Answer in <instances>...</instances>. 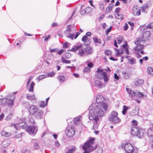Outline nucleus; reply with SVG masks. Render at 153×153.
Returning a JSON list of instances; mask_svg holds the SVG:
<instances>
[{
    "label": "nucleus",
    "mask_w": 153,
    "mask_h": 153,
    "mask_svg": "<svg viewBox=\"0 0 153 153\" xmlns=\"http://www.w3.org/2000/svg\"><path fill=\"white\" fill-rule=\"evenodd\" d=\"M96 76L98 79H103L105 82H108L109 79V78L107 76L106 73L104 72L102 70L100 69L99 68L97 69Z\"/></svg>",
    "instance_id": "obj_6"
},
{
    "label": "nucleus",
    "mask_w": 153,
    "mask_h": 153,
    "mask_svg": "<svg viewBox=\"0 0 153 153\" xmlns=\"http://www.w3.org/2000/svg\"><path fill=\"white\" fill-rule=\"evenodd\" d=\"M65 35L66 37L71 40H73L74 37V33H70L65 34Z\"/></svg>",
    "instance_id": "obj_29"
},
{
    "label": "nucleus",
    "mask_w": 153,
    "mask_h": 153,
    "mask_svg": "<svg viewBox=\"0 0 153 153\" xmlns=\"http://www.w3.org/2000/svg\"><path fill=\"white\" fill-rule=\"evenodd\" d=\"M35 85V83L33 82H32L30 85V88L28 90L29 92H33V87Z\"/></svg>",
    "instance_id": "obj_31"
},
{
    "label": "nucleus",
    "mask_w": 153,
    "mask_h": 153,
    "mask_svg": "<svg viewBox=\"0 0 153 153\" xmlns=\"http://www.w3.org/2000/svg\"><path fill=\"white\" fill-rule=\"evenodd\" d=\"M71 25H69L67 26V29L66 30H65V34L68 33H70V32L71 31Z\"/></svg>",
    "instance_id": "obj_36"
},
{
    "label": "nucleus",
    "mask_w": 153,
    "mask_h": 153,
    "mask_svg": "<svg viewBox=\"0 0 153 153\" xmlns=\"http://www.w3.org/2000/svg\"><path fill=\"white\" fill-rule=\"evenodd\" d=\"M124 148L126 152L128 153H132L134 149L132 145L128 143L125 144Z\"/></svg>",
    "instance_id": "obj_12"
},
{
    "label": "nucleus",
    "mask_w": 153,
    "mask_h": 153,
    "mask_svg": "<svg viewBox=\"0 0 153 153\" xmlns=\"http://www.w3.org/2000/svg\"><path fill=\"white\" fill-rule=\"evenodd\" d=\"M71 56V54L69 52L66 53L65 55V57L67 59H69L70 58Z\"/></svg>",
    "instance_id": "obj_47"
},
{
    "label": "nucleus",
    "mask_w": 153,
    "mask_h": 153,
    "mask_svg": "<svg viewBox=\"0 0 153 153\" xmlns=\"http://www.w3.org/2000/svg\"><path fill=\"white\" fill-rule=\"evenodd\" d=\"M58 79L59 81L60 82H63L65 81V77L62 76H59L58 77Z\"/></svg>",
    "instance_id": "obj_35"
},
{
    "label": "nucleus",
    "mask_w": 153,
    "mask_h": 153,
    "mask_svg": "<svg viewBox=\"0 0 153 153\" xmlns=\"http://www.w3.org/2000/svg\"><path fill=\"white\" fill-rule=\"evenodd\" d=\"M147 29H151L153 28V22L149 24L146 26Z\"/></svg>",
    "instance_id": "obj_45"
},
{
    "label": "nucleus",
    "mask_w": 153,
    "mask_h": 153,
    "mask_svg": "<svg viewBox=\"0 0 153 153\" xmlns=\"http://www.w3.org/2000/svg\"><path fill=\"white\" fill-rule=\"evenodd\" d=\"M122 75H123V77L125 79H128L130 77V74L126 72H123L122 73Z\"/></svg>",
    "instance_id": "obj_28"
},
{
    "label": "nucleus",
    "mask_w": 153,
    "mask_h": 153,
    "mask_svg": "<svg viewBox=\"0 0 153 153\" xmlns=\"http://www.w3.org/2000/svg\"><path fill=\"white\" fill-rule=\"evenodd\" d=\"M120 10V7L117 8L115 9V12L116 13H117V14H118Z\"/></svg>",
    "instance_id": "obj_61"
},
{
    "label": "nucleus",
    "mask_w": 153,
    "mask_h": 153,
    "mask_svg": "<svg viewBox=\"0 0 153 153\" xmlns=\"http://www.w3.org/2000/svg\"><path fill=\"white\" fill-rule=\"evenodd\" d=\"M123 39L122 37H120L118 38L117 42L118 44H119L121 43L123 41Z\"/></svg>",
    "instance_id": "obj_49"
},
{
    "label": "nucleus",
    "mask_w": 153,
    "mask_h": 153,
    "mask_svg": "<svg viewBox=\"0 0 153 153\" xmlns=\"http://www.w3.org/2000/svg\"><path fill=\"white\" fill-rule=\"evenodd\" d=\"M104 100L103 97L101 95H98L96 100L97 103H93L89 108L90 110L88 117L89 120L94 122V126L97 124L99 120V117H103L104 115V111L102 109L99 103H102Z\"/></svg>",
    "instance_id": "obj_1"
},
{
    "label": "nucleus",
    "mask_w": 153,
    "mask_h": 153,
    "mask_svg": "<svg viewBox=\"0 0 153 153\" xmlns=\"http://www.w3.org/2000/svg\"><path fill=\"white\" fill-rule=\"evenodd\" d=\"M10 100V99L7 97V98H3L0 100V105H4L7 104V101Z\"/></svg>",
    "instance_id": "obj_21"
},
{
    "label": "nucleus",
    "mask_w": 153,
    "mask_h": 153,
    "mask_svg": "<svg viewBox=\"0 0 153 153\" xmlns=\"http://www.w3.org/2000/svg\"><path fill=\"white\" fill-rule=\"evenodd\" d=\"M126 91L129 96L132 100H135L137 97H142L143 96V94L138 91H133L128 88H126Z\"/></svg>",
    "instance_id": "obj_4"
},
{
    "label": "nucleus",
    "mask_w": 153,
    "mask_h": 153,
    "mask_svg": "<svg viewBox=\"0 0 153 153\" xmlns=\"http://www.w3.org/2000/svg\"><path fill=\"white\" fill-rule=\"evenodd\" d=\"M143 82L144 81L143 79H137L136 80L134 84L136 86H137L141 85L143 83Z\"/></svg>",
    "instance_id": "obj_26"
},
{
    "label": "nucleus",
    "mask_w": 153,
    "mask_h": 153,
    "mask_svg": "<svg viewBox=\"0 0 153 153\" xmlns=\"http://www.w3.org/2000/svg\"><path fill=\"white\" fill-rule=\"evenodd\" d=\"M1 134L2 136L6 137H8L10 136L11 134L10 132H8L4 130L1 131Z\"/></svg>",
    "instance_id": "obj_25"
},
{
    "label": "nucleus",
    "mask_w": 153,
    "mask_h": 153,
    "mask_svg": "<svg viewBox=\"0 0 153 153\" xmlns=\"http://www.w3.org/2000/svg\"><path fill=\"white\" fill-rule=\"evenodd\" d=\"M37 127L33 126H29L26 128V131L30 134L35 135L37 132Z\"/></svg>",
    "instance_id": "obj_10"
},
{
    "label": "nucleus",
    "mask_w": 153,
    "mask_h": 153,
    "mask_svg": "<svg viewBox=\"0 0 153 153\" xmlns=\"http://www.w3.org/2000/svg\"><path fill=\"white\" fill-rule=\"evenodd\" d=\"M129 109V108L126 105L123 106V111H122V113L124 115L126 114L127 111Z\"/></svg>",
    "instance_id": "obj_38"
},
{
    "label": "nucleus",
    "mask_w": 153,
    "mask_h": 153,
    "mask_svg": "<svg viewBox=\"0 0 153 153\" xmlns=\"http://www.w3.org/2000/svg\"><path fill=\"white\" fill-rule=\"evenodd\" d=\"M105 16V15L104 14H102L101 15L100 17L98 18V20L99 21L101 20L102 19H103Z\"/></svg>",
    "instance_id": "obj_62"
},
{
    "label": "nucleus",
    "mask_w": 153,
    "mask_h": 153,
    "mask_svg": "<svg viewBox=\"0 0 153 153\" xmlns=\"http://www.w3.org/2000/svg\"><path fill=\"white\" fill-rule=\"evenodd\" d=\"M148 73L151 75H153V69L151 67H148L147 68Z\"/></svg>",
    "instance_id": "obj_32"
},
{
    "label": "nucleus",
    "mask_w": 153,
    "mask_h": 153,
    "mask_svg": "<svg viewBox=\"0 0 153 153\" xmlns=\"http://www.w3.org/2000/svg\"><path fill=\"white\" fill-rule=\"evenodd\" d=\"M101 107H102L105 111H107L108 109V105L106 102H102L101 104Z\"/></svg>",
    "instance_id": "obj_24"
},
{
    "label": "nucleus",
    "mask_w": 153,
    "mask_h": 153,
    "mask_svg": "<svg viewBox=\"0 0 153 153\" xmlns=\"http://www.w3.org/2000/svg\"><path fill=\"white\" fill-rule=\"evenodd\" d=\"M94 138H90L89 140L85 143L82 147L84 150L83 153H89L95 149L97 145L94 144Z\"/></svg>",
    "instance_id": "obj_3"
},
{
    "label": "nucleus",
    "mask_w": 153,
    "mask_h": 153,
    "mask_svg": "<svg viewBox=\"0 0 153 153\" xmlns=\"http://www.w3.org/2000/svg\"><path fill=\"white\" fill-rule=\"evenodd\" d=\"M76 150V148L75 147H74L72 148L69 149L67 153H73Z\"/></svg>",
    "instance_id": "obj_37"
},
{
    "label": "nucleus",
    "mask_w": 153,
    "mask_h": 153,
    "mask_svg": "<svg viewBox=\"0 0 153 153\" xmlns=\"http://www.w3.org/2000/svg\"><path fill=\"white\" fill-rule=\"evenodd\" d=\"M58 49V48H55L54 49H50V51L51 52H56Z\"/></svg>",
    "instance_id": "obj_56"
},
{
    "label": "nucleus",
    "mask_w": 153,
    "mask_h": 153,
    "mask_svg": "<svg viewBox=\"0 0 153 153\" xmlns=\"http://www.w3.org/2000/svg\"><path fill=\"white\" fill-rule=\"evenodd\" d=\"M95 86L98 88H101L103 86V82H100V81L96 80L94 82Z\"/></svg>",
    "instance_id": "obj_20"
},
{
    "label": "nucleus",
    "mask_w": 153,
    "mask_h": 153,
    "mask_svg": "<svg viewBox=\"0 0 153 153\" xmlns=\"http://www.w3.org/2000/svg\"><path fill=\"white\" fill-rule=\"evenodd\" d=\"M124 29L125 30H126L128 28V26L127 23H125V25L123 27Z\"/></svg>",
    "instance_id": "obj_60"
},
{
    "label": "nucleus",
    "mask_w": 153,
    "mask_h": 153,
    "mask_svg": "<svg viewBox=\"0 0 153 153\" xmlns=\"http://www.w3.org/2000/svg\"><path fill=\"white\" fill-rule=\"evenodd\" d=\"M83 45H75L72 48L71 51L76 52L81 57L85 56L91 54L93 49L91 47L88 46L85 48H83Z\"/></svg>",
    "instance_id": "obj_2"
},
{
    "label": "nucleus",
    "mask_w": 153,
    "mask_h": 153,
    "mask_svg": "<svg viewBox=\"0 0 153 153\" xmlns=\"http://www.w3.org/2000/svg\"><path fill=\"white\" fill-rule=\"evenodd\" d=\"M10 144V140L8 139L6 140L3 141L1 145L2 148H5L7 147Z\"/></svg>",
    "instance_id": "obj_19"
},
{
    "label": "nucleus",
    "mask_w": 153,
    "mask_h": 153,
    "mask_svg": "<svg viewBox=\"0 0 153 153\" xmlns=\"http://www.w3.org/2000/svg\"><path fill=\"white\" fill-rule=\"evenodd\" d=\"M151 35V33L150 31H145L142 35L143 38L141 40H143V42L145 43V42L149 38Z\"/></svg>",
    "instance_id": "obj_14"
},
{
    "label": "nucleus",
    "mask_w": 153,
    "mask_h": 153,
    "mask_svg": "<svg viewBox=\"0 0 153 153\" xmlns=\"http://www.w3.org/2000/svg\"><path fill=\"white\" fill-rule=\"evenodd\" d=\"M135 44L137 45L135 48H134L136 51H140L144 47L143 40H141L140 38L137 39L134 42Z\"/></svg>",
    "instance_id": "obj_8"
},
{
    "label": "nucleus",
    "mask_w": 153,
    "mask_h": 153,
    "mask_svg": "<svg viewBox=\"0 0 153 153\" xmlns=\"http://www.w3.org/2000/svg\"><path fill=\"white\" fill-rule=\"evenodd\" d=\"M82 117L81 116H78L74 119V124L78 125L82 123Z\"/></svg>",
    "instance_id": "obj_18"
},
{
    "label": "nucleus",
    "mask_w": 153,
    "mask_h": 153,
    "mask_svg": "<svg viewBox=\"0 0 153 153\" xmlns=\"http://www.w3.org/2000/svg\"><path fill=\"white\" fill-rule=\"evenodd\" d=\"M27 97L28 99L31 100L35 99V97L34 95H29L28 94L27 96Z\"/></svg>",
    "instance_id": "obj_39"
},
{
    "label": "nucleus",
    "mask_w": 153,
    "mask_h": 153,
    "mask_svg": "<svg viewBox=\"0 0 153 153\" xmlns=\"http://www.w3.org/2000/svg\"><path fill=\"white\" fill-rule=\"evenodd\" d=\"M34 148L36 149H38L39 148V146L38 144L37 143H35L34 145Z\"/></svg>",
    "instance_id": "obj_55"
},
{
    "label": "nucleus",
    "mask_w": 153,
    "mask_h": 153,
    "mask_svg": "<svg viewBox=\"0 0 153 153\" xmlns=\"http://www.w3.org/2000/svg\"><path fill=\"white\" fill-rule=\"evenodd\" d=\"M70 45V44L67 42H65L64 43L63 45V47L64 48H66L68 47L69 45Z\"/></svg>",
    "instance_id": "obj_46"
},
{
    "label": "nucleus",
    "mask_w": 153,
    "mask_h": 153,
    "mask_svg": "<svg viewBox=\"0 0 153 153\" xmlns=\"http://www.w3.org/2000/svg\"><path fill=\"white\" fill-rule=\"evenodd\" d=\"M38 109L35 105H30L28 109V112L30 115H34Z\"/></svg>",
    "instance_id": "obj_15"
},
{
    "label": "nucleus",
    "mask_w": 153,
    "mask_h": 153,
    "mask_svg": "<svg viewBox=\"0 0 153 153\" xmlns=\"http://www.w3.org/2000/svg\"><path fill=\"white\" fill-rule=\"evenodd\" d=\"M103 152V150L101 147H99L97 149L96 153H102Z\"/></svg>",
    "instance_id": "obj_54"
},
{
    "label": "nucleus",
    "mask_w": 153,
    "mask_h": 153,
    "mask_svg": "<svg viewBox=\"0 0 153 153\" xmlns=\"http://www.w3.org/2000/svg\"><path fill=\"white\" fill-rule=\"evenodd\" d=\"M111 28L112 27L111 26L109 28H107L105 30L106 35H108L109 33L111 31Z\"/></svg>",
    "instance_id": "obj_52"
},
{
    "label": "nucleus",
    "mask_w": 153,
    "mask_h": 153,
    "mask_svg": "<svg viewBox=\"0 0 153 153\" xmlns=\"http://www.w3.org/2000/svg\"><path fill=\"white\" fill-rule=\"evenodd\" d=\"M86 13H88L92 10V8L90 7H87L85 9Z\"/></svg>",
    "instance_id": "obj_40"
},
{
    "label": "nucleus",
    "mask_w": 153,
    "mask_h": 153,
    "mask_svg": "<svg viewBox=\"0 0 153 153\" xmlns=\"http://www.w3.org/2000/svg\"><path fill=\"white\" fill-rule=\"evenodd\" d=\"M115 17L118 19L123 20L124 19V17L122 15L118 13L116 14L115 15Z\"/></svg>",
    "instance_id": "obj_30"
},
{
    "label": "nucleus",
    "mask_w": 153,
    "mask_h": 153,
    "mask_svg": "<svg viewBox=\"0 0 153 153\" xmlns=\"http://www.w3.org/2000/svg\"><path fill=\"white\" fill-rule=\"evenodd\" d=\"M132 13L134 16H139L140 15L141 12L137 6L134 7L132 8Z\"/></svg>",
    "instance_id": "obj_16"
},
{
    "label": "nucleus",
    "mask_w": 153,
    "mask_h": 153,
    "mask_svg": "<svg viewBox=\"0 0 153 153\" xmlns=\"http://www.w3.org/2000/svg\"><path fill=\"white\" fill-rule=\"evenodd\" d=\"M55 74V73L54 72L52 71L48 74L47 75V77H53L54 76Z\"/></svg>",
    "instance_id": "obj_42"
},
{
    "label": "nucleus",
    "mask_w": 153,
    "mask_h": 153,
    "mask_svg": "<svg viewBox=\"0 0 153 153\" xmlns=\"http://www.w3.org/2000/svg\"><path fill=\"white\" fill-rule=\"evenodd\" d=\"M117 113L115 111H112L109 117V120L113 123L117 124L121 121V119L118 116Z\"/></svg>",
    "instance_id": "obj_5"
},
{
    "label": "nucleus",
    "mask_w": 153,
    "mask_h": 153,
    "mask_svg": "<svg viewBox=\"0 0 153 153\" xmlns=\"http://www.w3.org/2000/svg\"><path fill=\"white\" fill-rule=\"evenodd\" d=\"M93 66V64L91 62L89 63L88 64V66L89 68H91Z\"/></svg>",
    "instance_id": "obj_64"
},
{
    "label": "nucleus",
    "mask_w": 153,
    "mask_h": 153,
    "mask_svg": "<svg viewBox=\"0 0 153 153\" xmlns=\"http://www.w3.org/2000/svg\"><path fill=\"white\" fill-rule=\"evenodd\" d=\"M47 77V75L43 74L39 76L38 78V79L39 81Z\"/></svg>",
    "instance_id": "obj_34"
},
{
    "label": "nucleus",
    "mask_w": 153,
    "mask_h": 153,
    "mask_svg": "<svg viewBox=\"0 0 153 153\" xmlns=\"http://www.w3.org/2000/svg\"><path fill=\"white\" fill-rule=\"evenodd\" d=\"M7 97L10 99V100L7 101V104L10 106H12L14 104L13 101L15 98L14 95L11 94L7 96Z\"/></svg>",
    "instance_id": "obj_17"
},
{
    "label": "nucleus",
    "mask_w": 153,
    "mask_h": 153,
    "mask_svg": "<svg viewBox=\"0 0 153 153\" xmlns=\"http://www.w3.org/2000/svg\"><path fill=\"white\" fill-rule=\"evenodd\" d=\"M43 112L42 111L38 109L34 114V116L36 119H40L43 118Z\"/></svg>",
    "instance_id": "obj_13"
},
{
    "label": "nucleus",
    "mask_w": 153,
    "mask_h": 153,
    "mask_svg": "<svg viewBox=\"0 0 153 153\" xmlns=\"http://www.w3.org/2000/svg\"><path fill=\"white\" fill-rule=\"evenodd\" d=\"M75 128L74 126L68 127L66 128V133L67 135L70 137H73L75 134Z\"/></svg>",
    "instance_id": "obj_9"
},
{
    "label": "nucleus",
    "mask_w": 153,
    "mask_h": 153,
    "mask_svg": "<svg viewBox=\"0 0 153 153\" xmlns=\"http://www.w3.org/2000/svg\"><path fill=\"white\" fill-rule=\"evenodd\" d=\"M111 51L109 50H106L105 51V55H109L111 54Z\"/></svg>",
    "instance_id": "obj_50"
},
{
    "label": "nucleus",
    "mask_w": 153,
    "mask_h": 153,
    "mask_svg": "<svg viewBox=\"0 0 153 153\" xmlns=\"http://www.w3.org/2000/svg\"><path fill=\"white\" fill-rule=\"evenodd\" d=\"M113 4H110L108 6L106 9L105 12L107 13L110 12L112 9L113 7Z\"/></svg>",
    "instance_id": "obj_27"
},
{
    "label": "nucleus",
    "mask_w": 153,
    "mask_h": 153,
    "mask_svg": "<svg viewBox=\"0 0 153 153\" xmlns=\"http://www.w3.org/2000/svg\"><path fill=\"white\" fill-rule=\"evenodd\" d=\"M131 133L132 135H136L140 138H142L143 136V133L141 129L138 127L132 126Z\"/></svg>",
    "instance_id": "obj_7"
},
{
    "label": "nucleus",
    "mask_w": 153,
    "mask_h": 153,
    "mask_svg": "<svg viewBox=\"0 0 153 153\" xmlns=\"http://www.w3.org/2000/svg\"><path fill=\"white\" fill-rule=\"evenodd\" d=\"M22 120L23 121L19 123V124H14L12 123L11 124V126H14L16 130L18 129V127H19L22 128L24 129L27 126V125L23 122L24 120V119H23Z\"/></svg>",
    "instance_id": "obj_11"
},
{
    "label": "nucleus",
    "mask_w": 153,
    "mask_h": 153,
    "mask_svg": "<svg viewBox=\"0 0 153 153\" xmlns=\"http://www.w3.org/2000/svg\"><path fill=\"white\" fill-rule=\"evenodd\" d=\"M28 123L31 124H33L34 123V119L32 118H30L28 121Z\"/></svg>",
    "instance_id": "obj_53"
},
{
    "label": "nucleus",
    "mask_w": 153,
    "mask_h": 153,
    "mask_svg": "<svg viewBox=\"0 0 153 153\" xmlns=\"http://www.w3.org/2000/svg\"><path fill=\"white\" fill-rule=\"evenodd\" d=\"M24 134V133H22L20 134H16L15 135V137L16 138H19L22 137V135Z\"/></svg>",
    "instance_id": "obj_48"
},
{
    "label": "nucleus",
    "mask_w": 153,
    "mask_h": 153,
    "mask_svg": "<svg viewBox=\"0 0 153 153\" xmlns=\"http://www.w3.org/2000/svg\"><path fill=\"white\" fill-rule=\"evenodd\" d=\"M33 77L32 76H30L29 77L28 80H27V85L28 86L30 83V81L31 80V79H32Z\"/></svg>",
    "instance_id": "obj_58"
},
{
    "label": "nucleus",
    "mask_w": 153,
    "mask_h": 153,
    "mask_svg": "<svg viewBox=\"0 0 153 153\" xmlns=\"http://www.w3.org/2000/svg\"><path fill=\"white\" fill-rule=\"evenodd\" d=\"M147 134L149 137L153 140V128H150L148 130Z\"/></svg>",
    "instance_id": "obj_23"
},
{
    "label": "nucleus",
    "mask_w": 153,
    "mask_h": 153,
    "mask_svg": "<svg viewBox=\"0 0 153 153\" xmlns=\"http://www.w3.org/2000/svg\"><path fill=\"white\" fill-rule=\"evenodd\" d=\"M99 8L100 10H103L104 9V6L103 4H99Z\"/></svg>",
    "instance_id": "obj_57"
},
{
    "label": "nucleus",
    "mask_w": 153,
    "mask_h": 153,
    "mask_svg": "<svg viewBox=\"0 0 153 153\" xmlns=\"http://www.w3.org/2000/svg\"><path fill=\"white\" fill-rule=\"evenodd\" d=\"M128 62L131 64H133L135 63V60L134 59L132 58L131 59H128Z\"/></svg>",
    "instance_id": "obj_44"
},
{
    "label": "nucleus",
    "mask_w": 153,
    "mask_h": 153,
    "mask_svg": "<svg viewBox=\"0 0 153 153\" xmlns=\"http://www.w3.org/2000/svg\"><path fill=\"white\" fill-rule=\"evenodd\" d=\"M116 53L115 55H116V56H118L120 54V51H119L118 49H116Z\"/></svg>",
    "instance_id": "obj_63"
},
{
    "label": "nucleus",
    "mask_w": 153,
    "mask_h": 153,
    "mask_svg": "<svg viewBox=\"0 0 153 153\" xmlns=\"http://www.w3.org/2000/svg\"><path fill=\"white\" fill-rule=\"evenodd\" d=\"M64 51V49H62V50H60L59 51H58L57 52V53L59 55H61L62 54V52H63Z\"/></svg>",
    "instance_id": "obj_59"
},
{
    "label": "nucleus",
    "mask_w": 153,
    "mask_h": 153,
    "mask_svg": "<svg viewBox=\"0 0 153 153\" xmlns=\"http://www.w3.org/2000/svg\"><path fill=\"white\" fill-rule=\"evenodd\" d=\"M88 37L87 36L84 35L82 38V41L84 42V43L85 45H88L90 43L89 42V40H88Z\"/></svg>",
    "instance_id": "obj_22"
},
{
    "label": "nucleus",
    "mask_w": 153,
    "mask_h": 153,
    "mask_svg": "<svg viewBox=\"0 0 153 153\" xmlns=\"http://www.w3.org/2000/svg\"><path fill=\"white\" fill-rule=\"evenodd\" d=\"M132 126L137 127V122L135 120H133L132 121Z\"/></svg>",
    "instance_id": "obj_51"
},
{
    "label": "nucleus",
    "mask_w": 153,
    "mask_h": 153,
    "mask_svg": "<svg viewBox=\"0 0 153 153\" xmlns=\"http://www.w3.org/2000/svg\"><path fill=\"white\" fill-rule=\"evenodd\" d=\"M47 105V104L44 101H42L40 104L39 106L42 108H44Z\"/></svg>",
    "instance_id": "obj_43"
},
{
    "label": "nucleus",
    "mask_w": 153,
    "mask_h": 153,
    "mask_svg": "<svg viewBox=\"0 0 153 153\" xmlns=\"http://www.w3.org/2000/svg\"><path fill=\"white\" fill-rule=\"evenodd\" d=\"M94 42L95 43H98L100 44L101 43V40L98 39L96 37H94L93 39Z\"/></svg>",
    "instance_id": "obj_33"
},
{
    "label": "nucleus",
    "mask_w": 153,
    "mask_h": 153,
    "mask_svg": "<svg viewBox=\"0 0 153 153\" xmlns=\"http://www.w3.org/2000/svg\"><path fill=\"white\" fill-rule=\"evenodd\" d=\"M62 62L65 63H70L71 62L70 60H66L63 57H62L61 58Z\"/></svg>",
    "instance_id": "obj_41"
}]
</instances>
